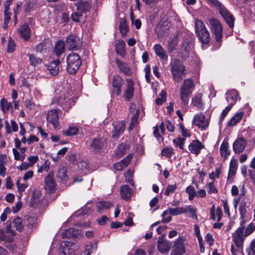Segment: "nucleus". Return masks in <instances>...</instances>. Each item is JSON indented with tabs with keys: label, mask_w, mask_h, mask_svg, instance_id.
<instances>
[{
	"label": "nucleus",
	"mask_w": 255,
	"mask_h": 255,
	"mask_svg": "<svg viewBox=\"0 0 255 255\" xmlns=\"http://www.w3.org/2000/svg\"><path fill=\"white\" fill-rule=\"evenodd\" d=\"M255 231V224L250 223L246 229L238 227L233 233L232 240L235 246L238 248H243V243L245 238L252 234Z\"/></svg>",
	"instance_id": "obj_1"
},
{
	"label": "nucleus",
	"mask_w": 255,
	"mask_h": 255,
	"mask_svg": "<svg viewBox=\"0 0 255 255\" xmlns=\"http://www.w3.org/2000/svg\"><path fill=\"white\" fill-rule=\"evenodd\" d=\"M55 94L51 104L60 105L65 111H67L71 108V95L69 93L66 94L65 90L62 86L58 85L57 87Z\"/></svg>",
	"instance_id": "obj_2"
},
{
	"label": "nucleus",
	"mask_w": 255,
	"mask_h": 255,
	"mask_svg": "<svg viewBox=\"0 0 255 255\" xmlns=\"http://www.w3.org/2000/svg\"><path fill=\"white\" fill-rule=\"evenodd\" d=\"M209 1L211 5L217 9L229 26L233 28L234 26V18L224 5L217 0H209Z\"/></svg>",
	"instance_id": "obj_3"
},
{
	"label": "nucleus",
	"mask_w": 255,
	"mask_h": 255,
	"mask_svg": "<svg viewBox=\"0 0 255 255\" xmlns=\"http://www.w3.org/2000/svg\"><path fill=\"white\" fill-rule=\"evenodd\" d=\"M195 32L199 40L203 44H208L211 37L210 33L206 28L204 23L200 20L196 19L195 20Z\"/></svg>",
	"instance_id": "obj_4"
},
{
	"label": "nucleus",
	"mask_w": 255,
	"mask_h": 255,
	"mask_svg": "<svg viewBox=\"0 0 255 255\" xmlns=\"http://www.w3.org/2000/svg\"><path fill=\"white\" fill-rule=\"evenodd\" d=\"M67 71L70 74H75L82 64L80 56L75 53L69 54L67 57Z\"/></svg>",
	"instance_id": "obj_5"
},
{
	"label": "nucleus",
	"mask_w": 255,
	"mask_h": 255,
	"mask_svg": "<svg viewBox=\"0 0 255 255\" xmlns=\"http://www.w3.org/2000/svg\"><path fill=\"white\" fill-rule=\"evenodd\" d=\"M171 65L173 79L177 82H180L185 74V66L179 61H175Z\"/></svg>",
	"instance_id": "obj_6"
},
{
	"label": "nucleus",
	"mask_w": 255,
	"mask_h": 255,
	"mask_svg": "<svg viewBox=\"0 0 255 255\" xmlns=\"http://www.w3.org/2000/svg\"><path fill=\"white\" fill-rule=\"evenodd\" d=\"M187 241L185 239L179 237L173 243L171 255H183L186 252Z\"/></svg>",
	"instance_id": "obj_7"
},
{
	"label": "nucleus",
	"mask_w": 255,
	"mask_h": 255,
	"mask_svg": "<svg viewBox=\"0 0 255 255\" xmlns=\"http://www.w3.org/2000/svg\"><path fill=\"white\" fill-rule=\"evenodd\" d=\"M210 29L215 36L217 42H220L222 38L223 28L219 21L214 18L209 19Z\"/></svg>",
	"instance_id": "obj_8"
},
{
	"label": "nucleus",
	"mask_w": 255,
	"mask_h": 255,
	"mask_svg": "<svg viewBox=\"0 0 255 255\" xmlns=\"http://www.w3.org/2000/svg\"><path fill=\"white\" fill-rule=\"evenodd\" d=\"M124 81L122 78L118 74L115 75L112 81V95L114 96H119L121 93L122 87Z\"/></svg>",
	"instance_id": "obj_9"
},
{
	"label": "nucleus",
	"mask_w": 255,
	"mask_h": 255,
	"mask_svg": "<svg viewBox=\"0 0 255 255\" xmlns=\"http://www.w3.org/2000/svg\"><path fill=\"white\" fill-rule=\"evenodd\" d=\"M60 112L61 111L60 110L57 109H52L48 111L47 114V121L51 123L55 128H58L59 125V115Z\"/></svg>",
	"instance_id": "obj_10"
},
{
	"label": "nucleus",
	"mask_w": 255,
	"mask_h": 255,
	"mask_svg": "<svg viewBox=\"0 0 255 255\" xmlns=\"http://www.w3.org/2000/svg\"><path fill=\"white\" fill-rule=\"evenodd\" d=\"M91 149L94 152H99L106 147V140L103 138H94L90 144Z\"/></svg>",
	"instance_id": "obj_11"
},
{
	"label": "nucleus",
	"mask_w": 255,
	"mask_h": 255,
	"mask_svg": "<svg viewBox=\"0 0 255 255\" xmlns=\"http://www.w3.org/2000/svg\"><path fill=\"white\" fill-rule=\"evenodd\" d=\"M192 124L197 126L202 130H205L208 127L209 121L204 115L200 114L194 116Z\"/></svg>",
	"instance_id": "obj_12"
},
{
	"label": "nucleus",
	"mask_w": 255,
	"mask_h": 255,
	"mask_svg": "<svg viewBox=\"0 0 255 255\" xmlns=\"http://www.w3.org/2000/svg\"><path fill=\"white\" fill-rule=\"evenodd\" d=\"M127 83L124 90L123 97L126 101H129L133 96L134 82L131 79H128L126 80Z\"/></svg>",
	"instance_id": "obj_13"
},
{
	"label": "nucleus",
	"mask_w": 255,
	"mask_h": 255,
	"mask_svg": "<svg viewBox=\"0 0 255 255\" xmlns=\"http://www.w3.org/2000/svg\"><path fill=\"white\" fill-rule=\"evenodd\" d=\"M66 44L69 50H76L81 46L82 41L79 37L70 35L66 39Z\"/></svg>",
	"instance_id": "obj_14"
},
{
	"label": "nucleus",
	"mask_w": 255,
	"mask_h": 255,
	"mask_svg": "<svg viewBox=\"0 0 255 255\" xmlns=\"http://www.w3.org/2000/svg\"><path fill=\"white\" fill-rule=\"evenodd\" d=\"M14 231L11 229V222L7 221L5 223V228L2 235L1 234V241L12 242L13 240Z\"/></svg>",
	"instance_id": "obj_15"
},
{
	"label": "nucleus",
	"mask_w": 255,
	"mask_h": 255,
	"mask_svg": "<svg viewBox=\"0 0 255 255\" xmlns=\"http://www.w3.org/2000/svg\"><path fill=\"white\" fill-rule=\"evenodd\" d=\"M171 243L167 240L165 237H159L157 244L158 250L162 254H167L170 250Z\"/></svg>",
	"instance_id": "obj_16"
},
{
	"label": "nucleus",
	"mask_w": 255,
	"mask_h": 255,
	"mask_svg": "<svg viewBox=\"0 0 255 255\" xmlns=\"http://www.w3.org/2000/svg\"><path fill=\"white\" fill-rule=\"evenodd\" d=\"M12 0H5L4 3V22L3 24V28L6 29L8 26V23L11 16V12L9 11V6L12 3Z\"/></svg>",
	"instance_id": "obj_17"
},
{
	"label": "nucleus",
	"mask_w": 255,
	"mask_h": 255,
	"mask_svg": "<svg viewBox=\"0 0 255 255\" xmlns=\"http://www.w3.org/2000/svg\"><path fill=\"white\" fill-rule=\"evenodd\" d=\"M204 147V145L198 140H193L188 146L189 150L192 153L196 155L199 154L201 150Z\"/></svg>",
	"instance_id": "obj_18"
},
{
	"label": "nucleus",
	"mask_w": 255,
	"mask_h": 255,
	"mask_svg": "<svg viewBox=\"0 0 255 255\" xmlns=\"http://www.w3.org/2000/svg\"><path fill=\"white\" fill-rule=\"evenodd\" d=\"M63 248L59 251V255H69L72 254L75 250V245L69 242H64Z\"/></svg>",
	"instance_id": "obj_19"
},
{
	"label": "nucleus",
	"mask_w": 255,
	"mask_h": 255,
	"mask_svg": "<svg viewBox=\"0 0 255 255\" xmlns=\"http://www.w3.org/2000/svg\"><path fill=\"white\" fill-rule=\"evenodd\" d=\"M246 140L242 138H238L233 143V150L236 153L242 152L246 145Z\"/></svg>",
	"instance_id": "obj_20"
},
{
	"label": "nucleus",
	"mask_w": 255,
	"mask_h": 255,
	"mask_svg": "<svg viewBox=\"0 0 255 255\" xmlns=\"http://www.w3.org/2000/svg\"><path fill=\"white\" fill-rule=\"evenodd\" d=\"M132 156L131 154H129L125 158L122 160L121 161L115 163L114 165V168L117 171H122L126 167H127L130 163Z\"/></svg>",
	"instance_id": "obj_21"
},
{
	"label": "nucleus",
	"mask_w": 255,
	"mask_h": 255,
	"mask_svg": "<svg viewBox=\"0 0 255 255\" xmlns=\"http://www.w3.org/2000/svg\"><path fill=\"white\" fill-rule=\"evenodd\" d=\"M59 59L53 60L48 65H47V69L49 73L53 76L57 75L59 72Z\"/></svg>",
	"instance_id": "obj_22"
},
{
	"label": "nucleus",
	"mask_w": 255,
	"mask_h": 255,
	"mask_svg": "<svg viewBox=\"0 0 255 255\" xmlns=\"http://www.w3.org/2000/svg\"><path fill=\"white\" fill-rule=\"evenodd\" d=\"M238 92L235 90H231L226 93V100L229 103L228 106L232 107L237 102L238 97Z\"/></svg>",
	"instance_id": "obj_23"
},
{
	"label": "nucleus",
	"mask_w": 255,
	"mask_h": 255,
	"mask_svg": "<svg viewBox=\"0 0 255 255\" xmlns=\"http://www.w3.org/2000/svg\"><path fill=\"white\" fill-rule=\"evenodd\" d=\"M62 236L63 238H70L71 237L79 238L81 237L82 234L81 231L78 230L69 228L65 230L62 233Z\"/></svg>",
	"instance_id": "obj_24"
},
{
	"label": "nucleus",
	"mask_w": 255,
	"mask_h": 255,
	"mask_svg": "<svg viewBox=\"0 0 255 255\" xmlns=\"http://www.w3.org/2000/svg\"><path fill=\"white\" fill-rule=\"evenodd\" d=\"M77 9L81 13L86 12L91 9V2L86 0H80L77 4Z\"/></svg>",
	"instance_id": "obj_25"
},
{
	"label": "nucleus",
	"mask_w": 255,
	"mask_h": 255,
	"mask_svg": "<svg viewBox=\"0 0 255 255\" xmlns=\"http://www.w3.org/2000/svg\"><path fill=\"white\" fill-rule=\"evenodd\" d=\"M19 35L24 40L29 39L31 35V30L27 24L22 25L18 30Z\"/></svg>",
	"instance_id": "obj_26"
},
{
	"label": "nucleus",
	"mask_w": 255,
	"mask_h": 255,
	"mask_svg": "<svg viewBox=\"0 0 255 255\" xmlns=\"http://www.w3.org/2000/svg\"><path fill=\"white\" fill-rule=\"evenodd\" d=\"M45 189L48 192H53L55 189V182L53 175L49 174L45 179Z\"/></svg>",
	"instance_id": "obj_27"
},
{
	"label": "nucleus",
	"mask_w": 255,
	"mask_h": 255,
	"mask_svg": "<svg viewBox=\"0 0 255 255\" xmlns=\"http://www.w3.org/2000/svg\"><path fill=\"white\" fill-rule=\"evenodd\" d=\"M132 189L127 185H123L120 188V195L122 199L128 200L131 197Z\"/></svg>",
	"instance_id": "obj_28"
},
{
	"label": "nucleus",
	"mask_w": 255,
	"mask_h": 255,
	"mask_svg": "<svg viewBox=\"0 0 255 255\" xmlns=\"http://www.w3.org/2000/svg\"><path fill=\"white\" fill-rule=\"evenodd\" d=\"M116 62L121 72L127 76L131 75L132 71L126 63L123 62L118 59H116Z\"/></svg>",
	"instance_id": "obj_29"
},
{
	"label": "nucleus",
	"mask_w": 255,
	"mask_h": 255,
	"mask_svg": "<svg viewBox=\"0 0 255 255\" xmlns=\"http://www.w3.org/2000/svg\"><path fill=\"white\" fill-rule=\"evenodd\" d=\"M185 213H186V210L184 207L169 208L163 212V215L170 214L172 216H177Z\"/></svg>",
	"instance_id": "obj_30"
},
{
	"label": "nucleus",
	"mask_w": 255,
	"mask_h": 255,
	"mask_svg": "<svg viewBox=\"0 0 255 255\" xmlns=\"http://www.w3.org/2000/svg\"><path fill=\"white\" fill-rule=\"evenodd\" d=\"M113 125L114 127L113 137L117 138L120 134L123 132L125 129V124L121 122H114Z\"/></svg>",
	"instance_id": "obj_31"
},
{
	"label": "nucleus",
	"mask_w": 255,
	"mask_h": 255,
	"mask_svg": "<svg viewBox=\"0 0 255 255\" xmlns=\"http://www.w3.org/2000/svg\"><path fill=\"white\" fill-rule=\"evenodd\" d=\"M192 104L198 109H203L204 103L202 102V94L201 93L195 94L192 99Z\"/></svg>",
	"instance_id": "obj_32"
},
{
	"label": "nucleus",
	"mask_w": 255,
	"mask_h": 255,
	"mask_svg": "<svg viewBox=\"0 0 255 255\" xmlns=\"http://www.w3.org/2000/svg\"><path fill=\"white\" fill-rule=\"evenodd\" d=\"M130 112L132 114L131 117L129 128H132L137 122V119L139 114V110L135 108V105H132L130 108Z\"/></svg>",
	"instance_id": "obj_33"
},
{
	"label": "nucleus",
	"mask_w": 255,
	"mask_h": 255,
	"mask_svg": "<svg viewBox=\"0 0 255 255\" xmlns=\"http://www.w3.org/2000/svg\"><path fill=\"white\" fill-rule=\"evenodd\" d=\"M220 154L224 158L227 159L228 156L230 154V150H229V143L228 140L225 139L222 142L220 148Z\"/></svg>",
	"instance_id": "obj_34"
},
{
	"label": "nucleus",
	"mask_w": 255,
	"mask_h": 255,
	"mask_svg": "<svg viewBox=\"0 0 255 255\" xmlns=\"http://www.w3.org/2000/svg\"><path fill=\"white\" fill-rule=\"evenodd\" d=\"M97 211L100 213L105 212L113 206L112 203L108 201H99L96 203Z\"/></svg>",
	"instance_id": "obj_35"
},
{
	"label": "nucleus",
	"mask_w": 255,
	"mask_h": 255,
	"mask_svg": "<svg viewBox=\"0 0 255 255\" xmlns=\"http://www.w3.org/2000/svg\"><path fill=\"white\" fill-rule=\"evenodd\" d=\"M125 46V42L123 40L119 39L116 42V52L118 54L123 57H124L126 54Z\"/></svg>",
	"instance_id": "obj_36"
},
{
	"label": "nucleus",
	"mask_w": 255,
	"mask_h": 255,
	"mask_svg": "<svg viewBox=\"0 0 255 255\" xmlns=\"http://www.w3.org/2000/svg\"><path fill=\"white\" fill-rule=\"evenodd\" d=\"M153 49L155 54L160 58L161 60L166 61L168 59V56L161 45L157 44L154 46Z\"/></svg>",
	"instance_id": "obj_37"
},
{
	"label": "nucleus",
	"mask_w": 255,
	"mask_h": 255,
	"mask_svg": "<svg viewBox=\"0 0 255 255\" xmlns=\"http://www.w3.org/2000/svg\"><path fill=\"white\" fill-rule=\"evenodd\" d=\"M50 46V44L48 41L43 40L37 45L36 50L37 52L45 53L49 50Z\"/></svg>",
	"instance_id": "obj_38"
},
{
	"label": "nucleus",
	"mask_w": 255,
	"mask_h": 255,
	"mask_svg": "<svg viewBox=\"0 0 255 255\" xmlns=\"http://www.w3.org/2000/svg\"><path fill=\"white\" fill-rule=\"evenodd\" d=\"M65 50V44L63 41H58L55 45L54 53L56 56L59 57Z\"/></svg>",
	"instance_id": "obj_39"
},
{
	"label": "nucleus",
	"mask_w": 255,
	"mask_h": 255,
	"mask_svg": "<svg viewBox=\"0 0 255 255\" xmlns=\"http://www.w3.org/2000/svg\"><path fill=\"white\" fill-rule=\"evenodd\" d=\"M194 85L193 81L191 79H185L181 89L192 93Z\"/></svg>",
	"instance_id": "obj_40"
},
{
	"label": "nucleus",
	"mask_w": 255,
	"mask_h": 255,
	"mask_svg": "<svg viewBox=\"0 0 255 255\" xmlns=\"http://www.w3.org/2000/svg\"><path fill=\"white\" fill-rule=\"evenodd\" d=\"M78 132V128L73 125L69 126L68 129H63L62 130L63 134L66 136H73L76 135Z\"/></svg>",
	"instance_id": "obj_41"
},
{
	"label": "nucleus",
	"mask_w": 255,
	"mask_h": 255,
	"mask_svg": "<svg viewBox=\"0 0 255 255\" xmlns=\"http://www.w3.org/2000/svg\"><path fill=\"white\" fill-rule=\"evenodd\" d=\"M119 29L121 33L122 36H125L128 31V28L127 24L126 19L125 17L121 18L120 20Z\"/></svg>",
	"instance_id": "obj_42"
},
{
	"label": "nucleus",
	"mask_w": 255,
	"mask_h": 255,
	"mask_svg": "<svg viewBox=\"0 0 255 255\" xmlns=\"http://www.w3.org/2000/svg\"><path fill=\"white\" fill-rule=\"evenodd\" d=\"M237 167L238 164L237 160L235 159H232L230 163L228 178L235 175L236 173Z\"/></svg>",
	"instance_id": "obj_43"
},
{
	"label": "nucleus",
	"mask_w": 255,
	"mask_h": 255,
	"mask_svg": "<svg viewBox=\"0 0 255 255\" xmlns=\"http://www.w3.org/2000/svg\"><path fill=\"white\" fill-rule=\"evenodd\" d=\"M243 112H239L236 114L234 117H233L231 119L229 122L228 125L229 126H234L237 123H238L242 119L243 116Z\"/></svg>",
	"instance_id": "obj_44"
},
{
	"label": "nucleus",
	"mask_w": 255,
	"mask_h": 255,
	"mask_svg": "<svg viewBox=\"0 0 255 255\" xmlns=\"http://www.w3.org/2000/svg\"><path fill=\"white\" fill-rule=\"evenodd\" d=\"M167 50L169 53H172L174 50L176 49L177 41L175 38H171L167 41Z\"/></svg>",
	"instance_id": "obj_45"
},
{
	"label": "nucleus",
	"mask_w": 255,
	"mask_h": 255,
	"mask_svg": "<svg viewBox=\"0 0 255 255\" xmlns=\"http://www.w3.org/2000/svg\"><path fill=\"white\" fill-rule=\"evenodd\" d=\"M184 208L185 209L186 213L187 212L189 214L190 217L193 219H197V216L196 214L197 211L196 208L191 205H189L184 207Z\"/></svg>",
	"instance_id": "obj_46"
},
{
	"label": "nucleus",
	"mask_w": 255,
	"mask_h": 255,
	"mask_svg": "<svg viewBox=\"0 0 255 255\" xmlns=\"http://www.w3.org/2000/svg\"><path fill=\"white\" fill-rule=\"evenodd\" d=\"M192 93L181 89L180 92V99L184 105H186L189 100V97Z\"/></svg>",
	"instance_id": "obj_47"
},
{
	"label": "nucleus",
	"mask_w": 255,
	"mask_h": 255,
	"mask_svg": "<svg viewBox=\"0 0 255 255\" xmlns=\"http://www.w3.org/2000/svg\"><path fill=\"white\" fill-rule=\"evenodd\" d=\"M128 150V146L125 143H121L119 145L117 150V155L121 157L124 155Z\"/></svg>",
	"instance_id": "obj_48"
},
{
	"label": "nucleus",
	"mask_w": 255,
	"mask_h": 255,
	"mask_svg": "<svg viewBox=\"0 0 255 255\" xmlns=\"http://www.w3.org/2000/svg\"><path fill=\"white\" fill-rule=\"evenodd\" d=\"M186 192L188 194V199L192 201L196 195V191L193 186L189 185L186 189Z\"/></svg>",
	"instance_id": "obj_49"
},
{
	"label": "nucleus",
	"mask_w": 255,
	"mask_h": 255,
	"mask_svg": "<svg viewBox=\"0 0 255 255\" xmlns=\"http://www.w3.org/2000/svg\"><path fill=\"white\" fill-rule=\"evenodd\" d=\"M11 108V103L8 102L4 98L1 100V109L4 113L7 112Z\"/></svg>",
	"instance_id": "obj_50"
},
{
	"label": "nucleus",
	"mask_w": 255,
	"mask_h": 255,
	"mask_svg": "<svg viewBox=\"0 0 255 255\" xmlns=\"http://www.w3.org/2000/svg\"><path fill=\"white\" fill-rule=\"evenodd\" d=\"M57 176L62 182H64L67 180V176L66 170L63 166L59 168Z\"/></svg>",
	"instance_id": "obj_51"
},
{
	"label": "nucleus",
	"mask_w": 255,
	"mask_h": 255,
	"mask_svg": "<svg viewBox=\"0 0 255 255\" xmlns=\"http://www.w3.org/2000/svg\"><path fill=\"white\" fill-rule=\"evenodd\" d=\"M239 213L240 215L241 219H246L248 220V217L247 215V209L245 207V204H243L242 202L239 206Z\"/></svg>",
	"instance_id": "obj_52"
},
{
	"label": "nucleus",
	"mask_w": 255,
	"mask_h": 255,
	"mask_svg": "<svg viewBox=\"0 0 255 255\" xmlns=\"http://www.w3.org/2000/svg\"><path fill=\"white\" fill-rule=\"evenodd\" d=\"M177 188V186L176 184L168 185L165 189L164 194L166 196H170L175 192Z\"/></svg>",
	"instance_id": "obj_53"
},
{
	"label": "nucleus",
	"mask_w": 255,
	"mask_h": 255,
	"mask_svg": "<svg viewBox=\"0 0 255 255\" xmlns=\"http://www.w3.org/2000/svg\"><path fill=\"white\" fill-rule=\"evenodd\" d=\"M191 44H190L187 41L183 42L181 50L185 52V57L188 56L190 50L191 49Z\"/></svg>",
	"instance_id": "obj_54"
},
{
	"label": "nucleus",
	"mask_w": 255,
	"mask_h": 255,
	"mask_svg": "<svg viewBox=\"0 0 255 255\" xmlns=\"http://www.w3.org/2000/svg\"><path fill=\"white\" fill-rule=\"evenodd\" d=\"M13 223L16 230L21 232L23 230V226L22 225V219L19 217H16L14 219Z\"/></svg>",
	"instance_id": "obj_55"
},
{
	"label": "nucleus",
	"mask_w": 255,
	"mask_h": 255,
	"mask_svg": "<svg viewBox=\"0 0 255 255\" xmlns=\"http://www.w3.org/2000/svg\"><path fill=\"white\" fill-rule=\"evenodd\" d=\"M29 59L30 63L32 66H36L37 65L41 63L42 60L40 58H36L33 55L29 54Z\"/></svg>",
	"instance_id": "obj_56"
},
{
	"label": "nucleus",
	"mask_w": 255,
	"mask_h": 255,
	"mask_svg": "<svg viewBox=\"0 0 255 255\" xmlns=\"http://www.w3.org/2000/svg\"><path fill=\"white\" fill-rule=\"evenodd\" d=\"M174 154V150L172 147H166L162 150V155L166 157H171Z\"/></svg>",
	"instance_id": "obj_57"
},
{
	"label": "nucleus",
	"mask_w": 255,
	"mask_h": 255,
	"mask_svg": "<svg viewBox=\"0 0 255 255\" xmlns=\"http://www.w3.org/2000/svg\"><path fill=\"white\" fill-rule=\"evenodd\" d=\"M248 255H255V239L250 244V246L246 250Z\"/></svg>",
	"instance_id": "obj_58"
},
{
	"label": "nucleus",
	"mask_w": 255,
	"mask_h": 255,
	"mask_svg": "<svg viewBox=\"0 0 255 255\" xmlns=\"http://www.w3.org/2000/svg\"><path fill=\"white\" fill-rule=\"evenodd\" d=\"M185 139L181 137H179L177 139H174L173 140V143L176 146H179L181 149L184 148Z\"/></svg>",
	"instance_id": "obj_59"
},
{
	"label": "nucleus",
	"mask_w": 255,
	"mask_h": 255,
	"mask_svg": "<svg viewBox=\"0 0 255 255\" xmlns=\"http://www.w3.org/2000/svg\"><path fill=\"white\" fill-rule=\"evenodd\" d=\"M221 172L220 167H218L216 168L214 172H212L209 175V177L212 180H215L216 178H219Z\"/></svg>",
	"instance_id": "obj_60"
},
{
	"label": "nucleus",
	"mask_w": 255,
	"mask_h": 255,
	"mask_svg": "<svg viewBox=\"0 0 255 255\" xmlns=\"http://www.w3.org/2000/svg\"><path fill=\"white\" fill-rule=\"evenodd\" d=\"M166 100V93L164 92H162L160 94V97L157 98L156 100V104L157 105H161Z\"/></svg>",
	"instance_id": "obj_61"
},
{
	"label": "nucleus",
	"mask_w": 255,
	"mask_h": 255,
	"mask_svg": "<svg viewBox=\"0 0 255 255\" xmlns=\"http://www.w3.org/2000/svg\"><path fill=\"white\" fill-rule=\"evenodd\" d=\"M208 190V192L209 194L216 193L218 192L217 188H216L214 183L213 182L208 183L206 185Z\"/></svg>",
	"instance_id": "obj_62"
},
{
	"label": "nucleus",
	"mask_w": 255,
	"mask_h": 255,
	"mask_svg": "<svg viewBox=\"0 0 255 255\" xmlns=\"http://www.w3.org/2000/svg\"><path fill=\"white\" fill-rule=\"evenodd\" d=\"M15 48V44L14 41L12 40L11 38H9L8 42L7 52L8 53L12 52L14 51Z\"/></svg>",
	"instance_id": "obj_63"
},
{
	"label": "nucleus",
	"mask_w": 255,
	"mask_h": 255,
	"mask_svg": "<svg viewBox=\"0 0 255 255\" xmlns=\"http://www.w3.org/2000/svg\"><path fill=\"white\" fill-rule=\"evenodd\" d=\"M79 167L81 169L90 170V165L87 160H82L78 165Z\"/></svg>",
	"instance_id": "obj_64"
}]
</instances>
